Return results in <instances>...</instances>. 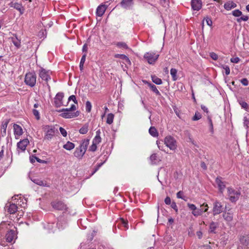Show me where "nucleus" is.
<instances>
[{
  "mask_svg": "<svg viewBox=\"0 0 249 249\" xmlns=\"http://www.w3.org/2000/svg\"><path fill=\"white\" fill-rule=\"evenodd\" d=\"M12 200L14 202L8 203L6 205L8 212L10 214H14L18 211V205L22 208H25L26 206L27 201L26 199L22 198L20 196H19V195L13 196Z\"/></svg>",
  "mask_w": 249,
  "mask_h": 249,
  "instance_id": "obj_1",
  "label": "nucleus"
},
{
  "mask_svg": "<svg viewBox=\"0 0 249 249\" xmlns=\"http://www.w3.org/2000/svg\"><path fill=\"white\" fill-rule=\"evenodd\" d=\"M44 130L45 134L44 139L49 141L58 133L57 129L53 125H47L45 126Z\"/></svg>",
  "mask_w": 249,
  "mask_h": 249,
  "instance_id": "obj_2",
  "label": "nucleus"
},
{
  "mask_svg": "<svg viewBox=\"0 0 249 249\" xmlns=\"http://www.w3.org/2000/svg\"><path fill=\"white\" fill-rule=\"evenodd\" d=\"M160 54L153 51L145 53L143 58L150 65H154L159 57Z\"/></svg>",
  "mask_w": 249,
  "mask_h": 249,
  "instance_id": "obj_3",
  "label": "nucleus"
},
{
  "mask_svg": "<svg viewBox=\"0 0 249 249\" xmlns=\"http://www.w3.org/2000/svg\"><path fill=\"white\" fill-rule=\"evenodd\" d=\"M164 144L171 150L175 151L177 148V142L174 137L170 135L165 137L163 141Z\"/></svg>",
  "mask_w": 249,
  "mask_h": 249,
  "instance_id": "obj_4",
  "label": "nucleus"
},
{
  "mask_svg": "<svg viewBox=\"0 0 249 249\" xmlns=\"http://www.w3.org/2000/svg\"><path fill=\"white\" fill-rule=\"evenodd\" d=\"M59 112H62L60 114V116L66 119H71L78 117L80 114V112L79 111H76V112H72L71 111H70L68 109V108H62L58 111Z\"/></svg>",
  "mask_w": 249,
  "mask_h": 249,
  "instance_id": "obj_5",
  "label": "nucleus"
},
{
  "mask_svg": "<svg viewBox=\"0 0 249 249\" xmlns=\"http://www.w3.org/2000/svg\"><path fill=\"white\" fill-rule=\"evenodd\" d=\"M25 83L26 85L33 87L35 86L36 82V76L35 72H28L25 77Z\"/></svg>",
  "mask_w": 249,
  "mask_h": 249,
  "instance_id": "obj_6",
  "label": "nucleus"
},
{
  "mask_svg": "<svg viewBox=\"0 0 249 249\" xmlns=\"http://www.w3.org/2000/svg\"><path fill=\"white\" fill-rule=\"evenodd\" d=\"M228 194L230 200L232 202H236L239 198L240 192L239 190L231 188H228Z\"/></svg>",
  "mask_w": 249,
  "mask_h": 249,
  "instance_id": "obj_7",
  "label": "nucleus"
},
{
  "mask_svg": "<svg viewBox=\"0 0 249 249\" xmlns=\"http://www.w3.org/2000/svg\"><path fill=\"white\" fill-rule=\"evenodd\" d=\"M187 207L190 210L192 211V214L195 217L202 215L203 210L201 209L197 208L196 206L190 203H187Z\"/></svg>",
  "mask_w": 249,
  "mask_h": 249,
  "instance_id": "obj_8",
  "label": "nucleus"
},
{
  "mask_svg": "<svg viewBox=\"0 0 249 249\" xmlns=\"http://www.w3.org/2000/svg\"><path fill=\"white\" fill-rule=\"evenodd\" d=\"M51 72L50 71L41 68L39 70V76L43 80L48 82L51 79L50 74Z\"/></svg>",
  "mask_w": 249,
  "mask_h": 249,
  "instance_id": "obj_9",
  "label": "nucleus"
},
{
  "mask_svg": "<svg viewBox=\"0 0 249 249\" xmlns=\"http://www.w3.org/2000/svg\"><path fill=\"white\" fill-rule=\"evenodd\" d=\"M29 143V141L27 139H24L20 141L17 143V150L19 152V150L21 152H24L28 144Z\"/></svg>",
  "mask_w": 249,
  "mask_h": 249,
  "instance_id": "obj_10",
  "label": "nucleus"
},
{
  "mask_svg": "<svg viewBox=\"0 0 249 249\" xmlns=\"http://www.w3.org/2000/svg\"><path fill=\"white\" fill-rule=\"evenodd\" d=\"M17 237L16 231L14 230H10L6 234V241L9 243H12L13 241L14 243Z\"/></svg>",
  "mask_w": 249,
  "mask_h": 249,
  "instance_id": "obj_11",
  "label": "nucleus"
},
{
  "mask_svg": "<svg viewBox=\"0 0 249 249\" xmlns=\"http://www.w3.org/2000/svg\"><path fill=\"white\" fill-rule=\"evenodd\" d=\"M63 97L64 93L63 92H58L56 94L54 99V105L56 107H59L63 105Z\"/></svg>",
  "mask_w": 249,
  "mask_h": 249,
  "instance_id": "obj_12",
  "label": "nucleus"
},
{
  "mask_svg": "<svg viewBox=\"0 0 249 249\" xmlns=\"http://www.w3.org/2000/svg\"><path fill=\"white\" fill-rule=\"evenodd\" d=\"M222 205L221 203L216 201L213 203V214L214 215H217L222 212Z\"/></svg>",
  "mask_w": 249,
  "mask_h": 249,
  "instance_id": "obj_13",
  "label": "nucleus"
},
{
  "mask_svg": "<svg viewBox=\"0 0 249 249\" xmlns=\"http://www.w3.org/2000/svg\"><path fill=\"white\" fill-rule=\"evenodd\" d=\"M122 7L125 9H131L134 5L133 0H122L120 3Z\"/></svg>",
  "mask_w": 249,
  "mask_h": 249,
  "instance_id": "obj_14",
  "label": "nucleus"
},
{
  "mask_svg": "<svg viewBox=\"0 0 249 249\" xmlns=\"http://www.w3.org/2000/svg\"><path fill=\"white\" fill-rule=\"evenodd\" d=\"M233 216V213L231 209L224 211L223 213V217L227 222H231L232 220Z\"/></svg>",
  "mask_w": 249,
  "mask_h": 249,
  "instance_id": "obj_15",
  "label": "nucleus"
},
{
  "mask_svg": "<svg viewBox=\"0 0 249 249\" xmlns=\"http://www.w3.org/2000/svg\"><path fill=\"white\" fill-rule=\"evenodd\" d=\"M14 127V133L16 139H18L19 137L23 134V130L22 127L17 124H14L13 125Z\"/></svg>",
  "mask_w": 249,
  "mask_h": 249,
  "instance_id": "obj_16",
  "label": "nucleus"
},
{
  "mask_svg": "<svg viewBox=\"0 0 249 249\" xmlns=\"http://www.w3.org/2000/svg\"><path fill=\"white\" fill-rule=\"evenodd\" d=\"M202 6L201 0H192L191 7L193 10L198 11Z\"/></svg>",
  "mask_w": 249,
  "mask_h": 249,
  "instance_id": "obj_17",
  "label": "nucleus"
},
{
  "mask_svg": "<svg viewBox=\"0 0 249 249\" xmlns=\"http://www.w3.org/2000/svg\"><path fill=\"white\" fill-rule=\"evenodd\" d=\"M108 5L101 4L98 6L96 9V14L98 17H102L105 13Z\"/></svg>",
  "mask_w": 249,
  "mask_h": 249,
  "instance_id": "obj_18",
  "label": "nucleus"
},
{
  "mask_svg": "<svg viewBox=\"0 0 249 249\" xmlns=\"http://www.w3.org/2000/svg\"><path fill=\"white\" fill-rule=\"evenodd\" d=\"M52 207L58 210H63L66 209V206L61 201H54L52 203Z\"/></svg>",
  "mask_w": 249,
  "mask_h": 249,
  "instance_id": "obj_19",
  "label": "nucleus"
},
{
  "mask_svg": "<svg viewBox=\"0 0 249 249\" xmlns=\"http://www.w3.org/2000/svg\"><path fill=\"white\" fill-rule=\"evenodd\" d=\"M215 182L218 186L219 191L222 193L226 187L225 183L222 181L221 177L217 178L215 179Z\"/></svg>",
  "mask_w": 249,
  "mask_h": 249,
  "instance_id": "obj_20",
  "label": "nucleus"
},
{
  "mask_svg": "<svg viewBox=\"0 0 249 249\" xmlns=\"http://www.w3.org/2000/svg\"><path fill=\"white\" fill-rule=\"evenodd\" d=\"M9 5L11 7H13L18 10L21 15L24 13V9L21 4L18 2H11Z\"/></svg>",
  "mask_w": 249,
  "mask_h": 249,
  "instance_id": "obj_21",
  "label": "nucleus"
},
{
  "mask_svg": "<svg viewBox=\"0 0 249 249\" xmlns=\"http://www.w3.org/2000/svg\"><path fill=\"white\" fill-rule=\"evenodd\" d=\"M86 151L80 148L79 147H76L74 153L73 155L74 157L78 159H81L84 155Z\"/></svg>",
  "mask_w": 249,
  "mask_h": 249,
  "instance_id": "obj_22",
  "label": "nucleus"
},
{
  "mask_svg": "<svg viewBox=\"0 0 249 249\" xmlns=\"http://www.w3.org/2000/svg\"><path fill=\"white\" fill-rule=\"evenodd\" d=\"M115 58H119L124 60L123 63L126 65H130L131 62L129 58L124 54H116L115 55Z\"/></svg>",
  "mask_w": 249,
  "mask_h": 249,
  "instance_id": "obj_23",
  "label": "nucleus"
},
{
  "mask_svg": "<svg viewBox=\"0 0 249 249\" xmlns=\"http://www.w3.org/2000/svg\"><path fill=\"white\" fill-rule=\"evenodd\" d=\"M55 225V227H57L59 230H62L67 226V223L64 219L61 217L58 219V221Z\"/></svg>",
  "mask_w": 249,
  "mask_h": 249,
  "instance_id": "obj_24",
  "label": "nucleus"
},
{
  "mask_svg": "<svg viewBox=\"0 0 249 249\" xmlns=\"http://www.w3.org/2000/svg\"><path fill=\"white\" fill-rule=\"evenodd\" d=\"M237 5L232 1H228L226 2L224 5V8L228 11L231 10V9L235 8Z\"/></svg>",
  "mask_w": 249,
  "mask_h": 249,
  "instance_id": "obj_25",
  "label": "nucleus"
},
{
  "mask_svg": "<svg viewBox=\"0 0 249 249\" xmlns=\"http://www.w3.org/2000/svg\"><path fill=\"white\" fill-rule=\"evenodd\" d=\"M75 147V144L70 142V141H68L66 142V144H65L64 145H63V147L66 150H69V151H70L72 149H73Z\"/></svg>",
  "mask_w": 249,
  "mask_h": 249,
  "instance_id": "obj_26",
  "label": "nucleus"
},
{
  "mask_svg": "<svg viewBox=\"0 0 249 249\" xmlns=\"http://www.w3.org/2000/svg\"><path fill=\"white\" fill-rule=\"evenodd\" d=\"M55 225L54 223H47V224L44 225V228L47 229L49 231L54 232L55 230Z\"/></svg>",
  "mask_w": 249,
  "mask_h": 249,
  "instance_id": "obj_27",
  "label": "nucleus"
},
{
  "mask_svg": "<svg viewBox=\"0 0 249 249\" xmlns=\"http://www.w3.org/2000/svg\"><path fill=\"white\" fill-rule=\"evenodd\" d=\"M89 140L88 139H85L83 140L79 146L80 148L86 151L87 147L89 144Z\"/></svg>",
  "mask_w": 249,
  "mask_h": 249,
  "instance_id": "obj_28",
  "label": "nucleus"
},
{
  "mask_svg": "<svg viewBox=\"0 0 249 249\" xmlns=\"http://www.w3.org/2000/svg\"><path fill=\"white\" fill-rule=\"evenodd\" d=\"M12 41L14 45L17 48H19L21 46L20 40L16 36L12 38Z\"/></svg>",
  "mask_w": 249,
  "mask_h": 249,
  "instance_id": "obj_29",
  "label": "nucleus"
},
{
  "mask_svg": "<svg viewBox=\"0 0 249 249\" xmlns=\"http://www.w3.org/2000/svg\"><path fill=\"white\" fill-rule=\"evenodd\" d=\"M8 123L9 122L8 121H6L2 123L1 126V130L2 131V132H1V135L2 136H4L6 135V128Z\"/></svg>",
  "mask_w": 249,
  "mask_h": 249,
  "instance_id": "obj_30",
  "label": "nucleus"
},
{
  "mask_svg": "<svg viewBox=\"0 0 249 249\" xmlns=\"http://www.w3.org/2000/svg\"><path fill=\"white\" fill-rule=\"evenodd\" d=\"M177 70L175 68H172L170 70V74L172 76L173 81H175L177 80L178 77L177 76Z\"/></svg>",
  "mask_w": 249,
  "mask_h": 249,
  "instance_id": "obj_31",
  "label": "nucleus"
},
{
  "mask_svg": "<svg viewBox=\"0 0 249 249\" xmlns=\"http://www.w3.org/2000/svg\"><path fill=\"white\" fill-rule=\"evenodd\" d=\"M32 181L35 183L40 186H46V183L38 178H34L32 179Z\"/></svg>",
  "mask_w": 249,
  "mask_h": 249,
  "instance_id": "obj_32",
  "label": "nucleus"
},
{
  "mask_svg": "<svg viewBox=\"0 0 249 249\" xmlns=\"http://www.w3.org/2000/svg\"><path fill=\"white\" fill-rule=\"evenodd\" d=\"M148 86L150 87L153 92H154L157 95L160 96L161 95L160 91L157 89L156 86L155 85L151 83H149Z\"/></svg>",
  "mask_w": 249,
  "mask_h": 249,
  "instance_id": "obj_33",
  "label": "nucleus"
},
{
  "mask_svg": "<svg viewBox=\"0 0 249 249\" xmlns=\"http://www.w3.org/2000/svg\"><path fill=\"white\" fill-rule=\"evenodd\" d=\"M89 130V124H85L79 130V132L81 134H86Z\"/></svg>",
  "mask_w": 249,
  "mask_h": 249,
  "instance_id": "obj_34",
  "label": "nucleus"
},
{
  "mask_svg": "<svg viewBox=\"0 0 249 249\" xmlns=\"http://www.w3.org/2000/svg\"><path fill=\"white\" fill-rule=\"evenodd\" d=\"M151 78L152 82L157 85H161L162 83L161 79L156 75L151 76Z\"/></svg>",
  "mask_w": 249,
  "mask_h": 249,
  "instance_id": "obj_35",
  "label": "nucleus"
},
{
  "mask_svg": "<svg viewBox=\"0 0 249 249\" xmlns=\"http://www.w3.org/2000/svg\"><path fill=\"white\" fill-rule=\"evenodd\" d=\"M114 115L112 113H109L107 114V123L109 124H111L113 122Z\"/></svg>",
  "mask_w": 249,
  "mask_h": 249,
  "instance_id": "obj_36",
  "label": "nucleus"
},
{
  "mask_svg": "<svg viewBox=\"0 0 249 249\" xmlns=\"http://www.w3.org/2000/svg\"><path fill=\"white\" fill-rule=\"evenodd\" d=\"M149 132L153 137H155L158 136L157 130L154 127H151L149 129Z\"/></svg>",
  "mask_w": 249,
  "mask_h": 249,
  "instance_id": "obj_37",
  "label": "nucleus"
},
{
  "mask_svg": "<svg viewBox=\"0 0 249 249\" xmlns=\"http://www.w3.org/2000/svg\"><path fill=\"white\" fill-rule=\"evenodd\" d=\"M7 223L6 222H1L0 224V236H2V234L3 233V231L5 229H7Z\"/></svg>",
  "mask_w": 249,
  "mask_h": 249,
  "instance_id": "obj_38",
  "label": "nucleus"
},
{
  "mask_svg": "<svg viewBox=\"0 0 249 249\" xmlns=\"http://www.w3.org/2000/svg\"><path fill=\"white\" fill-rule=\"evenodd\" d=\"M218 226V224L216 223L212 222L210 225V231L211 232H214L215 230Z\"/></svg>",
  "mask_w": 249,
  "mask_h": 249,
  "instance_id": "obj_39",
  "label": "nucleus"
},
{
  "mask_svg": "<svg viewBox=\"0 0 249 249\" xmlns=\"http://www.w3.org/2000/svg\"><path fill=\"white\" fill-rule=\"evenodd\" d=\"M244 125L247 127H249V114L246 113L244 118Z\"/></svg>",
  "mask_w": 249,
  "mask_h": 249,
  "instance_id": "obj_40",
  "label": "nucleus"
},
{
  "mask_svg": "<svg viewBox=\"0 0 249 249\" xmlns=\"http://www.w3.org/2000/svg\"><path fill=\"white\" fill-rule=\"evenodd\" d=\"M208 124L209 125V129L212 134L213 133V126L212 120L210 117H208Z\"/></svg>",
  "mask_w": 249,
  "mask_h": 249,
  "instance_id": "obj_41",
  "label": "nucleus"
},
{
  "mask_svg": "<svg viewBox=\"0 0 249 249\" xmlns=\"http://www.w3.org/2000/svg\"><path fill=\"white\" fill-rule=\"evenodd\" d=\"M205 19L206 20L207 24L208 26H212L213 22H212V19L211 18H208V17H206V18H204V19L203 20V22L202 23V28H203V26H204V20Z\"/></svg>",
  "mask_w": 249,
  "mask_h": 249,
  "instance_id": "obj_42",
  "label": "nucleus"
},
{
  "mask_svg": "<svg viewBox=\"0 0 249 249\" xmlns=\"http://www.w3.org/2000/svg\"><path fill=\"white\" fill-rule=\"evenodd\" d=\"M163 141L160 140V141H157V144L159 147V148L162 151H163L164 152H166V150L165 149H164V146L162 145Z\"/></svg>",
  "mask_w": 249,
  "mask_h": 249,
  "instance_id": "obj_43",
  "label": "nucleus"
},
{
  "mask_svg": "<svg viewBox=\"0 0 249 249\" xmlns=\"http://www.w3.org/2000/svg\"><path fill=\"white\" fill-rule=\"evenodd\" d=\"M116 45L120 48H124V49H128V47H127V45H126V44L123 42H118L116 44Z\"/></svg>",
  "mask_w": 249,
  "mask_h": 249,
  "instance_id": "obj_44",
  "label": "nucleus"
},
{
  "mask_svg": "<svg viewBox=\"0 0 249 249\" xmlns=\"http://www.w3.org/2000/svg\"><path fill=\"white\" fill-rule=\"evenodd\" d=\"M201 117H202L201 114L200 113H199L198 112H196L195 113V115L192 118V120L195 121H197V120L200 119L201 118Z\"/></svg>",
  "mask_w": 249,
  "mask_h": 249,
  "instance_id": "obj_45",
  "label": "nucleus"
},
{
  "mask_svg": "<svg viewBox=\"0 0 249 249\" xmlns=\"http://www.w3.org/2000/svg\"><path fill=\"white\" fill-rule=\"evenodd\" d=\"M91 107H92V106H91V103L89 101H87L86 103V111L88 112H90L91 110Z\"/></svg>",
  "mask_w": 249,
  "mask_h": 249,
  "instance_id": "obj_46",
  "label": "nucleus"
},
{
  "mask_svg": "<svg viewBox=\"0 0 249 249\" xmlns=\"http://www.w3.org/2000/svg\"><path fill=\"white\" fill-rule=\"evenodd\" d=\"M232 14L234 17H239L242 15V13L239 10H235L232 12Z\"/></svg>",
  "mask_w": 249,
  "mask_h": 249,
  "instance_id": "obj_47",
  "label": "nucleus"
},
{
  "mask_svg": "<svg viewBox=\"0 0 249 249\" xmlns=\"http://www.w3.org/2000/svg\"><path fill=\"white\" fill-rule=\"evenodd\" d=\"M157 155L156 154H153L150 156V160L153 163H156L158 161L157 159Z\"/></svg>",
  "mask_w": 249,
  "mask_h": 249,
  "instance_id": "obj_48",
  "label": "nucleus"
},
{
  "mask_svg": "<svg viewBox=\"0 0 249 249\" xmlns=\"http://www.w3.org/2000/svg\"><path fill=\"white\" fill-rule=\"evenodd\" d=\"M239 104L243 108L246 109V110H248L249 106L246 102L245 101H241L239 102Z\"/></svg>",
  "mask_w": 249,
  "mask_h": 249,
  "instance_id": "obj_49",
  "label": "nucleus"
},
{
  "mask_svg": "<svg viewBox=\"0 0 249 249\" xmlns=\"http://www.w3.org/2000/svg\"><path fill=\"white\" fill-rule=\"evenodd\" d=\"M120 222L123 226L126 229H128V221L127 220H124V218H121L120 220Z\"/></svg>",
  "mask_w": 249,
  "mask_h": 249,
  "instance_id": "obj_50",
  "label": "nucleus"
},
{
  "mask_svg": "<svg viewBox=\"0 0 249 249\" xmlns=\"http://www.w3.org/2000/svg\"><path fill=\"white\" fill-rule=\"evenodd\" d=\"M101 136H95L94 139H93L92 142L93 143L99 144L101 142Z\"/></svg>",
  "mask_w": 249,
  "mask_h": 249,
  "instance_id": "obj_51",
  "label": "nucleus"
},
{
  "mask_svg": "<svg viewBox=\"0 0 249 249\" xmlns=\"http://www.w3.org/2000/svg\"><path fill=\"white\" fill-rule=\"evenodd\" d=\"M177 197L178 198H181L184 200H186L185 199V196H183V192L182 191H179L177 193Z\"/></svg>",
  "mask_w": 249,
  "mask_h": 249,
  "instance_id": "obj_52",
  "label": "nucleus"
},
{
  "mask_svg": "<svg viewBox=\"0 0 249 249\" xmlns=\"http://www.w3.org/2000/svg\"><path fill=\"white\" fill-rule=\"evenodd\" d=\"M249 19V17L247 16H243L237 19L238 22H240L241 21H246Z\"/></svg>",
  "mask_w": 249,
  "mask_h": 249,
  "instance_id": "obj_53",
  "label": "nucleus"
},
{
  "mask_svg": "<svg viewBox=\"0 0 249 249\" xmlns=\"http://www.w3.org/2000/svg\"><path fill=\"white\" fill-rule=\"evenodd\" d=\"M33 113L34 116L36 117V119L38 120L40 119L39 113L38 110L36 109H34L33 110Z\"/></svg>",
  "mask_w": 249,
  "mask_h": 249,
  "instance_id": "obj_54",
  "label": "nucleus"
},
{
  "mask_svg": "<svg viewBox=\"0 0 249 249\" xmlns=\"http://www.w3.org/2000/svg\"><path fill=\"white\" fill-rule=\"evenodd\" d=\"M171 207L172 209H173L176 213L178 212V208L177 207V205L176 204V203L174 201H173L171 204Z\"/></svg>",
  "mask_w": 249,
  "mask_h": 249,
  "instance_id": "obj_55",
  "label": "nucleus"
},
{
  "mask_svg": "<svg viewBox=\"0 0 249 249\" xmlns=\"http://www.w3.org/2000/svg\"><path fill=\"white\" fill-rule=\"evenodd\" d=\"M210 56L214 60H217L218 58L217 54L213 52L211 53H210Z\"/></svg>",
  "mask_w": 249,
  "mask_h": 249,
  "instance_id": "obj_56",
  "label": "nucleus"
},
{
  "mask_svg": "<svg viewBox=\"0 0 249 249\" xmlns=\"http://www.w3.org/2000/svg\"><path fill=\"white\" fill-rule=\"evenodd\" d=\"M71 100H72L75 104H77L78 103L75 96L73 95L70 96L68 98V102Z\"/></svg>",
  "mask_w": 249,
  "mask_h": 249,
  "instance_id": "obj_57",
  "label": "nucleus"
},
{
  "mask_svg": "<svg viewBox=\"0 0 249 249\" xmlns=\"http://www.w3.org/2000/svg\"><path fill=\"white\" fill-rule=\"evenodd\" d=\"M59 130H60V132L61 133V134H62V135L63 136V137H66L67 135V132L66 131V130L62 128V127H60L59 128Z\"/></svg>",
  "mask_w": 249,
  "mask_h": 249,
  "instance_id": "obj_58",
  "label": "nucleus"
},
{
  "mask_svg": "<svg viewBox=\"0 0 249 249\" xmlns=\"http://www.w3.org/2000/svg\"><path fill=\"white\" fill-rule=\"evenodd\" d=\"M97 144L92 142V145L89 147V150L93 152L96 151L97 149Z\"/></svg>",
  "mask_w": 249,
  "mask_h": 249,
  "instance_id": "obj_59",
  "label": "nucleus"
},
{
  "mask_svg": "<svg viewBox=\"0 0 249 249\" xmlns=\"http://www.w3.org/2000/svg\"><path fill=\"white\" fill-rule=\"evenodd\" d=\"M240 82L242 83V85L245 86H247L249 85V81L248 79L245 78L240 80Z\"/></svg>",
  "mask_w": 249,
  "mask_h": 249,
  "instance_id": "obj_60",
  "label": "nucleus"
},
{
  "mask_svg": "<svg viewBox=\"0 0 249 249\" xmlns=\"http://www.w3.org/2000/svg\"><path fill=\"white\" fill-rule=\"evenodd\" d=\"M240 61V59L238 57H232L231 59V62L233 63H238Z\"/></svg>",
  "mask_w": 249,
  "mask_h": 249,
  "instance_id": "obj_61",
  "label": "nucleus"
},
{
  "mask_svg": "<svg viewBox=\"0 0 249 249\" xmlns=\"http://www.w3.org/2000/svg\"><path fill=\"white\" fill-rule=\"evenodd\" d=\"M164 202L166 205H170L171 203V200L170 197L167 196L164 199Z\"/></svg>",
  "mask_w": 249,
  "mask_h": 249,
  "instance_id": "obj_62",
  "label": "nucleus"
},
{
  "mask_svg": "<svg viewBox=\"0 0 249 249\" xmlns=\"http://www.w3.org/2000/svg\"><path fill=\"white\" fill-rule=\"evenodd\" d=\"M224 69L225 70V74L228 75L230 73V68L228 66H225L224 67Z\"/></svg>",
  "mask_w": 249,
  "mask_h": 249,
  "instance_id": "obj_63",
  "label": "nucleus"
},
{
  "mask_svg": "<svg viewBox=\"0 0 249 249\" xmlns=\"http://www.w3.org/2000/svg\"><path fill=\"white\" fill-rule=\"evenodd\" d=\"M201 207H204V210L202 209L203 210V213L207 212L209 208L208 204L203 203L202 205H201Z\"/></svg>",
  "mask_w": 249,
  "mask_h": 249,
  "instance_id": "obj_64",
  "label": "nucleus"
}]
</instances>
